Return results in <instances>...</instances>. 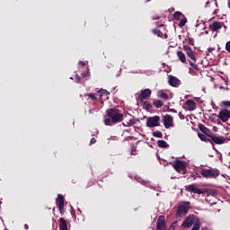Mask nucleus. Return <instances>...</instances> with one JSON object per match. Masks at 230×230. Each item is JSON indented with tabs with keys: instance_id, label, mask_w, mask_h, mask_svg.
<instances>
[{
	"instance_id": "f257e3e1",
	"label": "nucleus",
	"mask_w": 230,
	"mask_h": 230,
	"mask_svg": "<svg viewBox=\"0 0 230 230\" xmlns=\"http://www.w3.org/2000/svg\"><path fill=\"white\" fill-rule=\"evenodd\" d=\"M123 113L119 109L110 108L106 110V116H104L103 123L107 127H112V125H117V123H121L123 121Z\"/></svg>"
},
{
	"instance_id": "f03ea898",
	"label": "nucleus",
	"mask_w": 230,
	"mask_h": 230,
	"mask_svg": "<svg viewBox=\"0 0 230 230\" xmlns=\"http://www.w3.org/2000/svg\"><path fill=\"white\" fill-rule=\"evenodd\" d=\"M183 51H185L187 57L190 58V60L189 61L190 66L193 67V69H195L196 71H199V66L197 65V57H195V53L193 52L191 47L184 45Z\"/></svg>"
},
{
	"instance_id": "7ed1b4c3",
	"label": "nucleus",
	"mask_w": 230,
	"mask_h": 230,
	"mask_svg": "<svg viewBox=\"0 0 230 230\" xmlns=\"http://www.w3.org/2000/svg\"><path fill=\"white\" fill-rule=\"evenodd\" d=\"M190 211V201H181L179 203L176 217H186Z\"/></svg>"
},
{
	"instance_id": "20e7f679",
	"label": "nucleus",
	"mask_w": 230,
	"mask_h": 230,
	"mask_svg": "<svg viewBox=\"0 0 230 230\" xmlns=\"http://www.w3.org/2000/svg\"><path fill=\"white\" fill-rule=\"evenodd\" d=\"M200 173L205 179H217L220 175V171L217 169H202Z\"/></svg>"
},
{
	"instance_id": "39448f33",
	"label": "nucleus",
	"mask_w": 230,
	"mask_h": 230,
	"mask_svg": "<svg viewBox=\"0 0 230 230\" xmlns=\"http://www.w3.org/2000/svg\"><path fill=\"white\" fill-rule=\"evenodd\" d=\"M196 222H200V219L195 215H189L182 222L181 227L184 229H190Z\"/></svg>"
},
{
	"instance_id": "423d86ee",
	"label": "nucleus",
	"mask_w": 230,
	"mask_h": 230,
	"mask_svg": "<svg viewBox=\"0 0 230 230\" xmlns=\"http://www.w3.org/2000/svg\"><path fill=\"white\" fill-rule=\"evenodd\" d=\"M146 125L149 128H155V127H160L161 126V117H159L157 115L153 116V117H147Z\"/></svg>"
},
{
	"instance_id": "0eeeda50",
	"label": "nucleus",
	"mask_w": 230,
	"mask_h": 230,
	"mask_svg": "<svg viewBox=\"0 0 230 230\" xmlns=\"http://www.w3.org/2000/svg\"><path fill=\"white\" fill-rule=\"evenodd\" d=\"M208 137H209L208 143L211 145H224L226 141L227 140V137L224 136H215L213 134L208 135Z\"/></svg>"
},
{
	"instance_id": "6e6552de",
	"label": "nucleus",
	"mask_w": 230,
	"mask_h": 230,
	"mask_svg": "<svg viewBox=\"0 0 230 230\" xmlns=\"http://www.w3.org/2000/svg\"><path fill=\"white\" fill-rule=\"evenodd\" d=\"M185 191L188 193H194L196 195H204V193H208L207 190H202L199 187H196L194 183L185 186Z\"/></svg>"
},
{
	"instance_id": "1a4fd4ad",
	"label": "nucleus",
	"mask_w": 230,
	"mask_h": 230,
	"mask_svg": "<svg viewBox=\"0 0 230 230\" xmlns=\"http://www.w3.org/2000/svg\"><path fill=\"white\" fill-rule=\"evenodd\" d=\"M172 168H174V170L176 172H178V173H182L184 175V173H186V165H184V163H182V161H176L172 164Z\"/></svg>"
},
{
	"instance_id": "9d476101",
	"label": "nucleus",
	"mask_w": 230,
	"mask_h": 230,
	"mask_svg": "<svg viewBox=\"0 0 230 230\" xmlns=\"http://www.w3.org/2000/svg\"><path fill=\"white\" fill-rule=\"evenodd\" d=\"M64 200H65L64 196L62 194H58V198L56 199V204H57V206L58 208L60 215H64V213H65Z\"/></svg>"
},
{
	"instance_id": "9b49d317",
	"label": "nucleus",
	"mask_w": 230,
	"mask_h": 230,
	"mask_svg": "<svg viewBox=\"0 0 230 230\" xmlns=\"http://www.w3.org/2000/svg\"><path fill=\"white\" fill-rule=\"evenodd\" d=\"M218 119L223 121V123H226L230 119V111L229 110H223L220 111L218 115H217Z\"/></svg>"
},
{
	"instance_id": "f8f14e48",
	"label": "nucleus",
	"mask_w": 230,
	"mask_h": 230,
	"mask_svg": "<svg viewBox=\"0 0 230 230\" xmlns=\"http://www.w3.org/2000/svg\"><path fill=\"white\" fill-rule=\"evenodd\" d=\"M156 230L166 229V217L164 216H160L156 221Z\"/></svg>"
},
{
	"instance_id": "ddd939ff",
	"label": "nucleus",
	"mask_w": 230,
	"mask_h": 230,
	"mask_svg": "<svg viewBox=\"0 0 230 230\" xmlns=\"http://www.w3.org/2000/svg\"><path fill=\"white\" fill-rule=\"evenodd\" d=\"M158 28H162V30L153 29L151 31L154 35H157V37H165L166 35V25L160 24Z\"/></svg>"
},
{
	"instance_id": "4468645a",
	"label": "nucleus",
	"mask_w": 230,
	"mask_h": 230,
	"mask_svg": "<svg viewBox=\"0 0 230 230\" xmlns=\"http://www.w3.org/2000/svg\"><path fill=\"white\" fill-rule=\"evenodd\" d=\"M163 122L165 128H170V127H173V118L169 114L163 116Z\"/></svg>"
},
{
	"instance_id": "2eb2a0df",
	"label": "nucleus",
	"mask_w": 230,
	"mask_h": 230,
	"mask_svg": "<svg viewBox=\"0 0 230 230\" xmlns=\"http://www.w3.org/2000/svg\"><path fill=\"white\" fill-rule=\"evenodd\" d=\"M152 95V90L151 89H145L142 90L140 94L138 95V100L140 102H143L144 100H148V98H150V96Z\"/></svg>"
},
{
	"instance_id": "dca6fc26",
	"label": "nucleus",
	"mask_w": 230,
	"mask_h": 230,
	"mask_svg": "<svg viewBox=\"0 0 230 230\" xmlns=\"http://www.w3.org/2000/svg\"><path fill=\"white\" fill-rule=\"evenodd\" d=\"M168 78V84L172 87H179V85H181V80L177 79V77L173 75H169Z\"/></svg>"
},
{
	"instance_id": "f3484780",
	"label": "nucleus",
	"mask_w": 230,
	"mask_h": 230,
	"mask_svg": "<svg viewBox=\"0 0 230 230\" xmlns=\"http://www.w3.org/2000/svg\"><path fill=\"white\" fill-rule=\"evenodd\" d=\"M208 28L210 31H218L219 30H222V23L220 22H214Z\"/></svg>"
},
{
	"instance_id": "a211bd4d",
	"label": "nucleus",
	"mask_w": 230,
	"mask_h": 230,
	"mask_svg": "<svg viewBox=\"0 0 230 230\" xmlns=\"http://www.w3.org/2000/svg\"><path fill=\"white\" fill-rule=\"evenodd\" d=\"M185 105L188 107V111H195L197 109V103L193 100L186 101Z\"/></svg>"
},
{
	"instance_id": "6ab92c4d",
	"label": "nucleus",
	"mask_w": 230,
	"mask_h": 230,
	"mask_svg": "<svg viewBox=\"0 0 230 230\" xmlns=\"http://www.w3.org/2000/svg\"><path fill=\"white\" fill-rule=\"evenodd\" d=\"M59 230H67V221L64 217L59 218Z\"/></svg>"
},
{
	"instance_id": "aec40b11",
	"label": "nucleus",
	"mask_w": 230,
	"mask_h": 230,
	"mask_svg": "<svg viewBox=\"0 0 230 230\" xmlns=\"http://www.w3.org/2000/svg\"><path fill=\"white\" fill-rule=\"evenodd\" d=\"M177 57L179 58V60L182 63V64H186V55L181 51V50H178L177 51Z\"/></svg>"
},
{
	"instance_id": "412c9836",
	"label": "nucleus",
	"mask_w": 230,
	"mask_h": 230,
	"mask_svg": "<svg viewBox=\"0 0 230 230\" xmlns=\"http://www.w3.org/2000/svg\"><path fill=\"white\" fill-rule=\"evenodd\" d=\"M157 145L159 148H168V146H170L168 143L164 140H158Z\"/></svg>"
},
{
	"instance_id": "4be33fe9",
	"label": "nucleus",
	"mask_w": 230,
	"mask_h": 230,
	"mask_svg": "<svg viewBox=\"0 0 230 230\" xmlns=\"http://www.w3.org/2000/svg\"><path fill=\"white\" fill-rule=\"evenodd\" d=\"M198 127H199V130L203 132V134L208 135V132H209V128H208L206 126H204V124H199Z\"/></svg>"
},
{
	"instance_id": "5701e85b",
	"label": "nucleus",
	"mask_w": 230,
	"mask_h": 230,
	"mask_svg": "<svg viewBox=\"0 0 230 230\" xmlns=\"http://www.w3.org/2000/svg\"><path fill=\"white\" fill-rule=\"evenodd\" d=\"M153 103H154L155 107H156V109H161V107H163V105H164V102H163V101H161V100H155Z\"/></svg>"
},
{
	"instance_id": "b1692460",
	"label": "nucleus",
	"mask_w": 230,
	"mask_h": 230,
	"mask_svg": "<svg viewBox=\"0 0 230 230\" xmlns=\"http://www.w3.org/2000/svg\"><path fill=\"white\" fill-rule=\"evenodd\" d=\"M198 137H199V139H201V141H204L205 143H209V137H208L202 133H198Z\"/></svg>"
},
{
	"instance_id": "393cba45",
	"label": "nucleus",
	"mask_w": 230,
	"mask_h": 230,
	"mask_svg": "<svg viewBox=\"0 0 230 230\" xmlns=\"http://www.w3.org/2000/svg\"><path fill=\"white\" fill-rule=\"evenodd\" d=\"M181 17H184V14H182V13L177 11L173 13V19H175V21H179Z\"/></svg>"
},
{
	"instance_id": "a878e982",
	"label": "nucleus",
	"mask_w": 230,
	"mask_h": 230,
	"mask_svg": "<svg viewBox=\"0 0 230 230\" xmlns=\"http://www.w3.org/2000/svg\"><path fill=\"white\" fill-rule=\"evenodd\" d=\"M186 22H188V19L184 16L183 19L180 21L179 27L182 28L183 26H186Z\"/></svg>"
},
{
	"instance_id": "bb28decb",
	"label": "nucleus",
	"mask_w": 230,
	"mask_h": 230,
	"mask_svg": "<svg viewBox=\"0 0 230 230\" xmlns=\"http://www.w3.org/2000/svg\"><path fill=\"white\" fill-rule=\"evenodd\" d=\"M136 123H137V121L135 119H130L127 125H125V124H123V125H124V127H130L132 125H136Z\"/></svg>"
},
{
	"instance_id": "cd10ccee",
	"label": "nucleus",
	"mask_w": 230,
	"mask_h": 230,
	"mask_svg": "<svg viewBox=\"0 0 230 230\" xmlns=\"http://www.w3.org/2000/svg\"><path fill=\"white\" fill-rule=\"evenodd\" d=\"M84 96L91 98L93 100V102H96V100H98V98H96V95H94L93 93H86V94H84Z\"/></svg>"
},
{
	"instance_id": "c85d7f7f",
	"label": "nucleus",
	"mask_w": 230,
	"mask_h": 230,
	"mask_svg": "<svg viewBox=\"0 0 230 230\" xmlns=\"http://www.w3.org/2000/svg\"><path fill=\"white\" fill-rule=\"evenodd\" d=\"M153 136H154V137L163 138V133L161 131H154Z\"/></svg>"
},
{
	"instance_id": "c756f323",
	"label": "nucleus",
	"mask_w": 230,
	"mask_h": 230,
	"mask_svg": "<svg viewBox=\"0 0 230 230\" xmlns=\"http://www.w3.org/2000/svg\"><path fill=\"white\" fill-rule=\"evenodd\" d=\"M160 98H162L163 100H168V93L162 92L160 93Z\"/></svg>"
},
{
	"instance_id": "7c9ffc66",
	"label": "nucleus",
	"mask_w": 230,
	"mask_h": 230,
	"mask_svg": "<svg viewBox=\"0 0 230 230\" xmlns=\"http://www.w3.org/2000/svg\"><path fill=\"white\" fill-rule=\"evenodd\" d=\"M225 49H226V51H227V53H230V40L226 41Z\"/></svg>"
},
{
	"instance_id": "2f4dec72",
	"label": "nucleus",
	"mask_w": 230,
	"mask_h": 230,
	"mask_svg": "<svg viewBox=\"0 0 230 230\" xmlns=\"http://www.w3.org/2000/svg\"><path fill=\"white\" fill-rule=\"evenodd\" d=\"M189 44H190V46H195V39L189 38Z\"/></svg>"
},
{
	"instance_id": "473e14b6",
	"label": "nucleus",
	"mask_w": 230,
	"mask_h": 230,
	"mask_svg": "<svg viewBox=\"0 0 230 230\" xmlns=\"http://www.w3.org/2000/svg\"><path fill=\"white\" fill-rule=\"evenodd\" d=\"M89 69H87L86 72L82 73V78H86V76H89Z\"/></svg>"
},
{
	"instance_id": "72a5a7b5",
	"label": "nucleus",
	"mask_w": 230,
	"mask_h": 230,
	"mask_svg": "<svg viewBox=\"0 0 230 230\" xmlns=\"http://www.w3.org/2000/svg\"><path fill=\"white\" fill-rule=\"evenodd\" d=\"M81 80H82V78L80 77V75H75V82H76V84H80Z\"/></svg>"
},
{
	"instance_id": "f704fd0d",
	"label": "nucleus",
	"mask_w": 230,
	"mask_h": 230,
	"mask_svg": "<svg viewBox=\"0 0 230 230\" xmlns=\"http://www.w3.org/2000/svg\"><path fill=\"white\" fill-rule=\"evenodd\" d=\"M97 93H98V94H100V96H103V94H105V93H107V91H105V90H99Z\"/></svg>"
},
{
	"instance_id": "c9c22d12",
	"label": "nucleus",
	"mask_w": 230,
	"mask_h": 230,
	"mask_svg": "<svg viewBox=\"0 0 230 230\" xmlns=\"http://www.w3.org/2000/svg\"><path fill=\"white\" fill-rule=\"evenodd\" d=\"M223 105H225V107H230V102L229 101H224Z\"/></svg>"
},
{
	"instance_id": "e433bc0d",
	"label": "nucleus",
	"mask_w": 230,
	"mask_h": 230,
	"mask_svg": "<svg viewBox=\"0 0 230 230\" xmlns=\"http://www.w3.org/2000/svg\"><path fill=\"white\" fill-rule=\"evenodd\" d=\"M150 109H152V104L150 103L146 104V111H150Z\"/></svg>"
},
{
	"instance_id": "4c0bfd02",
	"label": "nucleus",
	"mask_w": 230,
	"mask_h": 230,
	"mask_svg": "<svg viewBox=\"0 0 230 230\" xmlns=\"http://www.w3.org/2000/svg\"><path fill=\"white\" fill-rule=\"evenodd\" d=\"M137 150L136 148L134 147L132 150H131V155H137Z\"/></svg>"
},
{
	"instance_id": "58836bf2",
	"label": "nucleus",
	"mask_w": 230,
	"mask_h": 230,
	"mask_svg": "<svg viewBox=\"0 0 230 230\" xmlns=\"http://www.w3.org/2000/svg\"><path fill=\"white\" fill-rule=\"evenodd\" d=\"M96 143V138L93 137L90 141V145H94Z\"/></svg>"
},
{
	"instance_id": "ea45409f",
	"label": "nucleus",
	"mask_w": 230,
	"mask_h": 230,
	"mask_svg": "<svg viewBox=\"0 0 230 230\" xmlns=\"http://www.w3.org/2000/svg\"><path fill=\"white\" fill-rule=\"evenodd\" d=\"M209 4H211V2L207 1L206 4H205V8H209Z\"/></svg>"
},
{
	"instance_id": "a19ab883",
	"label": "nucleus",
	"mask_w": 230,
	"mask_h": 230,
	"mask_svg": "<svg viewBox=\"0 0 230 230\" xmlns=\"http://www.w3.org/2000/svg\"><path fill=\"white\" fill-rule=\"evenodd\" d=\"M179 116H180V119H184V118H185L184 115H182L181 112L179 113Z\"/></svg>"
},
{
	"instance_id": "79ce46f5",
	"label": "nucleus",
	"mask_w": 230,
	"mask_h": 230,
	"mask_svg": "<svg viewBox=\"0 0 230 230\" xmlns=\"http://www.w3.org/2000/svg\"><path fill=\"white\" fill-rule=\"evenodd\" d=\"M79 66H82V67H84V66H85V62L80 61V62H79Z\"/></svg>"
},
{
	"instance_id": "37998d69",
	"label": "nucleus",
	"mask_w": 230,
	"mask_h": 230,
	"mask_svg": "<svg viewBox=\"0 0 230 230\" xmlns=\"http://www.w3.org/2000/svg\"><path fill=\"white\" fill-rule=\"evenodd\" d=\"M217 13H218V9L214 10L213 14H214V15H217Z\"/></svg>"
},
{
	"instance_id": "c03bdc74",
	"label": "nucleus",
	"mask_w": 230,
	"mask_h": 230,
	"mask_svg": "<svg viewBox=\"0 0 230 230\" xmlns=\"http://www.w3.org/2000/svg\"><path fill=\"white\" fill-rule=\"evenodd\" d=\"M215 2V5L217 6V8H218V2L217 0H214Z\"/></svg>"
},
{
	"instance_id": "a18cd8bd",
	"label": "nucleus",
	"mask_w": 230,
	"mask_h": 230,
	"mask_svg": "<svg viewBox=\"0 0 230 230\" xmlns=\"http://www.w3.org/2000/svg\"><path fill=\"white\" fill-rule=\"evenodd\" d=\"M171 112L177 113V110H175V109H172V110H171Z\"/></svg>"
},
{
	"instance_id": "49530a36",
	"label": "nucleus",
	"mask_w": 230,
	"mask_h": 230,
	"mask_svg": "<svg viewBox=\"0 0 230 230\" xmlns=\"http://www.w3.org/2000/svg\"><path fill=\"white\" fill-rule=\"evenodd\" d=\"M24 228H25L26 230H28V229H29L28 225H24Z\"/></svg>"
},
{
	"instance_id": "de8ad7c7",
	"label": "nucleus",
	"mask_w": 230,
	"mask_h": 230,
	"mask_svg": "<svg viewBox=\"0 0 230 230\" xmlns=\"http://www.w3.org/2000/svg\"><path fill=\"white\" fill-rule=\"evenodd\" d=\"M208 51H209V53H211V51H213V49L209 48Z\"/></svg>"
},
{
	"instance_id": "09e8293b",
	"label": "nucleus",
	"mask_w": 230,
	"mask_h": 230,
	"mask_svg": "<svg viewBox=\"0 0 230 230\" xmlns=\"http://www.w3.org/2000/svg\"><path fill=\"white\" fill-rule=\"evenodd\" d=\"M208 31H206V35H208Z\"/></svg>"
},
{
	"instance_id": "8fccbe9b",
	"label": "nucleus",
	"mask_w": 230,
	"mask_h": 230,
	"mask_svg": "<svg viewBox=\"0 0 230 230\" xmlns=\"http://www.w3.org/2000/svg\"><path fill=\"white\" fill-rule=\"evenodd\" d=\"M147 2L150 1V0H146Z\"/></svg>"
}]
</instances>
